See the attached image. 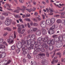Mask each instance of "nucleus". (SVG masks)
Segmentation results:
<instances>
[{
  "label": "nucleus",
  "mask_w": 65,
  "mask_h": 65,
  "mask_svg": "<svg viewBox=\"0 0 65 65\" xmlns=\"http://www.w3.org/2000/svg\"><path fill=\"white\" fill-rule=\"evenodd\" d=\"M42 63L43 65H47V64H48V62L46 61L45 59H43L41 62Z\"/></svg>",
  "instance_id": "nucleus-9"
},
{
  "label": "nucleus",
  "mask_w": 65,
  "mask_h": 65,
  "mask_svg": "<svg viewBox=\"0 0 65 65\" xmlns=\"http://www.w3.org/2000/svg\"><path fill=\"white\" fill-rule=\"evenodd\" d=\"M3 44H5L6 45V46H7V43L5 42H4L3 43Z\"/></svg>",
  "instance_id": "nucleus-59"
},
{
  "label": "nucleus",
  "mask_w": 65,
  "mask_h": 65,
  "mask_svg": "<svg viewBox=\"0 0 65 65\" xmlns=\"http://www.w3.org/2000/svg\"><path fill=\"white\" fill-rule=\"evenodd\" d=\"M59 13L61 15H64V12H60Z\"/></svg>",
  "instance_id": "nucleus-52"
},
{
  "label": "nucleus",
  "mask_w": 65,
  "mask_h": 65,
  "mask_svg": "<svg viewBox=\"0 0 65 65\" xmlns=\"http://www.w3.org/2000/svg\"><path fill=\"white\" fill-rule=\"evenodd\" d=\"M27 41L28 42V45H30V44L33 43H32V42H31V40H27Z\"/></svg>",
  "instance_id": "nucleus-31"
},
{
  "label": "nucleus",
  "mask_w": 65,
  "mask_h": 65,
  "mask_svg": "<svg viewBox=\"0 0 65 65\" xmlns=\"http://www.w3.org/2000/svg\"><path fill=\"white\" fill-rule=\"evenodd\" d=\"M35 37H36V36L35 35H32L31 37V40H32V41L36 40V39L35 38Z\"/></svg>",
  "instance_id": "nucleus-10"
},
{
  "label": "nucleus",
  "mask_w": 65,
  "mask_h": 65,
  "mask_svg": "<svg viewBox=\"0 0 65 65\" xmlns=\"http://www.w3.org/2000/svg\"><path fill=\"white\" fill-rule=\"evenodd\" d=\"M26 46L25 45V44H23L22 45V48L25 47Z\"/></svg>",
  "instance_id": "nucleus-54"
},
{
  "label": "nucleus",
  "mask_w": 65,
  "mask_h": 65,
  "mask_svg": "<svg viewBox=\"0 0 65 65\" xmlns=\"http://www.w3.org/2000/svg\"><path fill=\"white\" fill-rule=\"evenodd\" d=\"M48 38L47 37H46L45 38H42V40L43 42H44V43L42 45V47L44 48L45 47L46 49L48 48V46L46 44L48 43L47 41L48 40Z\"/></svg>",
  "instance_id": "nucleus-1"
},
{
  "label": "nucleus",
  "mask_w": 65,
  "mask_h": 65,
  "mask_svg": "<svg viewBox=\"0 0 65 65\" xmlns=\"http://www.w3.org/2000/svg\"><path fill=\"white\" fill-rule=\"evenodd\" d=\"M65 7H63L62 8V9L59 10L60 11H63L64 10Z\"/></svg>",
  "instance_id": "nucleus-56"
},
{
  "label": "nucleus",
  "mask_w": 65,
  "mask_h": 65,
  "mask_svg": "<svg viewBox=\"0 0 65 65\" xmlns=\"http://www.w3.org/2000/svg\"><path fill=\"white\" fill-rule=\"evenodd\" d=\"M25 44H28V40H26L25 42Z\"/></svg>",
  "instance_id": "nucleus-62"
},
{
  "label": "nucleus",
  "mask_w": 65,
  "mask_h": 65,
  "mask_svg": "<svg viewBox=\"0 0 65 65\" xmlns=\"http://www.w3.org/2000/svg\"><path fill=\"white\" fill-rule=\"evenodd\" d=\"M11 20L10 19H7L6 20L5 22V24L6 26H9L11 23Z\"/></svg>",
  "instance_id": "nucleus-4"
},
{
  "label": "nucleus",
  "mask_w": 65,
  "mask_h": 65,
  "mask_svg": "<svg viewBox=\"0 0 65 65\" xmlns=\"http://www.w3.org/2000/svg\"><path fill=\"white\" fill-rule=\"evenodd\" d=\"M56 47H57V48H59L60 47H61L62 46V44H60V42H56Z\"/></svg>",
  "instance_id": "nucleus-8"
},
{
  "label": "nucleus",
  "mask_w": 65,
  "mask_h": 65,
  "mask_svg": "<svg viewBox=\"0 0 65 65\" xmlns=\"http://www.w3.org/2000/svg\"><path fill=\"white\" fill-rule=\"evenodd\" d=\"M7 41L9 44H13L14 43V38H13L12 36H10L9 37V38L8 39Z\"/></svg>",
  "instance_id": "nucleus-3"
},
{
  "label": "nucleus",
  "mask_w": 65,
  "mask_h": 65,
  "mask_svg": "<svg viewBox=\"0 0 65 65\" xmlns=\"http://www.w3.org/2000/svg\"><path fill=\"white\" fill-rule=\"evenodd\" d=\"M41 48H37V47H35L34 48V50L35 51H38V52H40L41 51Z\"/></svg>",
  "instance_id": "nucleus-21"
},
{
  "label": "nucleus",
  "mask_w": 65,
  "mask_h": 65,
  "mask_svg": "<svg viewBox=\"0 0 65 65\" xmlns=\"http://www.w3.org/2000/svg\"><path fill=\"white\" fill-rule=\"evenodd\" d=\"M3 41V39H0V42L2 43Z\"/></svg>",
  "instance_id": "nucleus-55"
},
{
  "label": "nucleus",
  "mask_w": 65,
  "mask_h": 65,
  "mask_svg": "<svg viewBox=\"0 0 65 65\" xmlns=\"http://www.w3.org/2000/svg\"><path fill=\"white\" fill-rule=\"evenodd\" d=\"M55 25H54L49 29L48 31V33L50 35L54 34V30H55Z\"/></svg>",
  "instance_id": "nucleus-2"
},
{
  "label": "nucleus",
  "mask_w": 65,
  "mask_h": 65,
  "mask_svg": "<svg viewBox=\"0 0 65 65\" xmlns=\"http://www.w3.org/2000/svg\"><path fill=\"white\" fill-rule=\"evenodd\" d=\"M51 41L52 43V45H54L55 43H56L57 42V41H56V40H54V39H52Z\"/></svg>",
  "instance_id": "nucleus-15"
},
{
  "label": "nucleus",
  "mask_w": 65,
  "mask_h": 65,
  "mask_svg": "<svg viewBox=\"0 0 65 65\" xmlns=\"http://www.w3.org/2000/svg\"><path fill=\"white\" fill-rule=\"evenodd\" d=\"M53 48H54V47L53 46L51 45L49 46V49L50 50L52 51V50H53Z\"/></svg>",
  "instance_id": "nucleus-26"
},
{
  "label": "nucleus",
  "mask_w": 65,
  "mask_h": 65,
  "mask_svg": "<svg viewBox=\"0 0 65 65\" xmlns=\"http://www.w3.org/2000/svg\"><path fill=\"white\" fill-rule=\"evenodd\" d=\"M22 44H25V41L23 40H22Z\"/></svg>",
  "instance_id": "nucleus-47"
},
{
  "label": "nucleus",
  "mask_w": 65,
  "mask_h": 65,
  "mask_svg": "<svg viewBox=\"0 0 65 65\" xmlns=\"http://www.w3.org/2000/svg\"><path fill=\"white\" fill-rule=\"evenodd\" d=\"M37 53V52H36V51H34L33 53V54H34V55H35Z\"/></svg>",
  "instance_id": "nucleus-64"
},
{
  "label": "nucleus",
  "mask_w": 65,
  "mask_h": 65,
  "mask_svg": "<svg viewBox=\"0 0 65 65\" xmlns=\"http://www.w3.org/2000/svg\"><path fill=\"white\" fill-rule=\"evenodd\" d=\"M38 55L40 56H45V55L44 53H41L40 54H39Z\"/></svg>",
  "instance_id": "nucleus-32"
},
{
  "label": "nucleus",
  "mask_w": 65,
  "mask_h": 65,
  "mask_svg": "<svg viewBox=\"0 0 65 65\" xmlns=\"http://www.w3.org/2000/svg\"><path fill=\"white\" fill-rule=\"evenodd\" d=\"M33 26H38V24L35 23L33 24Z\"/></svg>",
  "instance_id": "nucleus-50"
},
{
  "label": "nucleus",
  "mask_w": 65,
  "mask_h": 65,
  "mask_svg": "<svg viewBox=\"0 0 65 65\" xmlns=\"http://www.w3.org/2000/svg\"><path fill=\"white\" fill-rule=\"evenodd\" d=\"M63 40V37L62 36H60L59 37L57 38V40H56V42H58L59 41L62 42Z\"/></svg>",
  "instance_id": "nucleus-6"
},
{
  "label": "nucleus",
  "mask_w": 65,
  "mask_h": 65,
  "mask_svg": "<svg viewBox=\"0 0 65 65\" xmlns=\"http://www.w3.org/2000/svg\"><path fill=\"white\" fill-rule=\"evenodd\" d=\"M48 9L50 10L51 15H53V12L54 11V10L53 8H49Z\"/></svg>",
  "instance_id": "nucleus-12"
},
{
  "label": "nucleus",
  "mask_w": 65,
  "mask_h": 65,
  "mask_svg": "<svg viewBox=\"0 0 65 65\" xmlns=\"http://www.w3.org/2000/svg\"><path fill=\"white\" fill-rule=\"evenodd\" d=\"M43 48H42L41 50V52H45V49H44V48H45L46 50H47V49H46V48L45 47H42Z\"/></svg>",
  "instance_id": "nucleus-36"
},
{
  "label": "nucleus",
  "mask_w": 65,
  "mask_h": 65,
  "mask_svg": "<svg viewBox=\"0 0 65 65\" xmlns=\"http://www.w3.org/2000/svg\"><path fill=\"white\" fill-rule=\"evenodd\" d=\"M25 31H26V29H23L21 32V34H23V33H24V32H25Z\"/></svg>",
  "instance_id": "nucleus-48"
},
{
  "label": "nucleus",
  "mask_w": 65,
  "mask_h": 65,
  "mask_svg": "<svg viewBox=\"0 0 65 65\" xmlns=\"http://www.w3.org/2000/svg\"><path fill=\"white\" fill-rule=\"evenodd\" d=\"M3 15H6V16H7L8 15V13H6V12L3 13H2Z\"/></svg>",
  "instance_id": "nucleus-41"
},
{
  "label": "nucleus",
  "mask_w": 65,
  "mask_h": 65,
  "mask_svg": "<svg viewBox=\"0 0 65 65\" xmlns=\"http://www.w3.org/2000/svg\"><path fill=\"white\" fill-rule=\"evenodd\" d=\"M19 1L20 2H21V3H23L24 2V1L23 0H20Z\"/></svg>",
  "instance_id": "nucleus-58"
},
{
  "label": "nucleus",
  "mask_w": 65,
  "mask_h": 65,
  "mask_svg": "<svg viewBox=\"0 0 65 65\" xmlns=\"http://www.w3.org/2000/svg\"><path fill=\"white\" fill-rule=\"evenodd\" d=\"M30 16V14L29 13L26 14V17H29Z\"/></svg>",
  "instance_id": "nucleus-53"
},
{
  "label": "nucleus",
  "mask_w": 65,
  "mask_h": 65,
  "mask_svg": "<svg viewBox=\"0 0 65 65\" xmlns=\"http://www.w3.org/2000/svg\"><path fill=\"white\" fill-rule=\"evenodd\" d=\"M36 18L38 21H40V20H41V18H39L38 17H37Z\"/></svg>",
  "instance_id": "nucleus-63"
},
{
  "label": "nucleus",
  "mask_w": 65,
  "mask_h": 65,
  "mask_svg": "<svg viewBox=\"0 0 65 65\" xmlns=\"http://www.w3.org/2000/svg\"><path fill=\"white\" fill-rule=\"evenodd\" d=\"M14 16L16 18H18L19 19L21 18V16L17 14L16 15H14Z\"/></svg>",
  "instance_id": "nucleus-28"
},
{
  "label": "nucleus",
  "mask_w": 65,
  "mask_h": 65,
  "mask_svg": "<svg viewBox=\"0 0 65 65\" xmlns=\"http://www.w3.org/2000/svg\"><path fill=\"white\" fill-rule=\"evenodd\" d=\"M27 25L28 28H31V26L30 25L29 23H27Z\"/></svg>",
  "instance_id": "nucleus-44"
},
{
  "label": "nucleus",
  "mask_w": 65,
  "mask_h": 65,
  "mask_svg": "<svg viewBox=\"0 0 65 65\" xmlns=\"http://www.w3.org/2000/svg\"><path fill=\"white\" fill-rule=\"evenodd\" d=\"M22 29V27H19L18 28V33H20L21 32V29Z\"/></svg>",
  "instance_id": "nucleus-24"
},
{
  "label": "nucleus",
  "mask_w": 65,
  "mask_h": 65,
  "mask_svg": "<svg viewBox=\"0 0 65 65\" xmlns=\"http://www.w3.org/2000/svg\"><path fill=\"white\" fill-rule=\"evenodd\" d=\"M54 4L56 6V7H58L59 8H61V7L59 6L58 5H56L55 3H54Z\"/></svg>",
  "instance_id": "nucleus-46"
},
{
  "label": "nucleus",
  "mask_w": 65,
  "mask_h": 65,
  "mask_svg": "<svg viewBox=\"0 0 65 65\" xmlns=\"http://www.w3.org/2000/svg\"><path fill=\"white\" fill-rule=\"evenodd\" d=\"M32 8H31L30 9H26V10L27 11H28L29 12H31V11H32Z\"/></svg>",
  "instance_id": "nucleus-37"
},
{
  "label": "nucleus",
  "mask_w": 65,
  "mask_h": 65,
  "mask_svg": "<svg viewBox=\"0 0 65 65\" xmlns=\"http://www.w3.org/2000/svg\"><path fill=\"white\" fill-rule=\"evenodd\" d=\"M50 21L52 24H54L55 22V18H52L50 20Z\"/></svg>",
  "instance_id": "nucleus-17"
},
{
  "label": "nucleus",
  "mask_w": 65,
  "mask_h": 65,
  "mask_svg": "<svg viewBox=\"0 0 65 65\" xmlns=\"http://www.w3.org/2000/svg\"><path fill=\"white\" fill-rule=\"evenodd\" d=\"M20 49H18L17 50H16V52L17 54H18L20 52Z\"/></svg>",
  "instance_id": "nucleus-34"
},
{
  "label": "nucleus",
  "mask_w": 65,
  "mask_h": 65,
  "mask_svg": "<svg viewBox=\"0 0 65 65\" xmlns=\"http://www.w3.org/2000/svg\"><path fill=\"white\" fill-rule=\"evenodd\" d=\"M62 23H64V25L65 26V21L64 20H62Z\"/></svg>",
  "instance_id": "nucleus-60"
},
{
  "label": "nucleus",
  "mask_w": 65,
  "mask_h": 65,
  "mask_svg": "<svg viewBox=\"0 0 65 65\" xmlns=\"http://www.w3.org/2000/svg\"><path fill=\"white\" fill-rule=\"evenodd\" d=\"M20 11L19 10L17 9L14 11V12H15L16 13H19Z\"/></svg>",
  "instance_id": "nucleus-43"
},
{
  "label": "nucleus",
  "mask_w": 65,
  "mask_h": 65,
  "mask_svg": "<svg viewBox=\"0 0 65 65\" xmlns=\"http://www.w3.org/2000/svg\"><path fill=\"white\" fill-rule=\"evenodd\" d=\"M41 30L42 32V34H43V35H45V34H47L46 30L45 29L42 28L41 29Z\"/></svg>",
  "instance_id": "nucleus-11"
},
{
  "label": "nucleus",
  "mask_w": 65,
  "mask_h": 65,
  "mask_svg": "<svg viewBox=\"0 0 65 65\" xmlns=\"http://www.w3.org/2000/svg\"><path fill=\"white\" fill-rule=\"evenodd\" d=\"M42 39L41 38H39L38 39V41L39 42H40L41 41H42Z\"/></svg>",
  "instance_id": "nucleus-42"
},
{
  "label": "nucleus",
  "mask_w": 65,
  "mask_h": 65,
  "mask_svg": "<svg viewBox=\"0 0 65 65\" xmlns=\"http://www.w3.org/2000/svg\"><path fill=\"white\" fill-rule=\"evenodd\" d=\"M6 47L4 45H3L2 44H0V48H2V49L3 48H5Z\"/></svg>",
  "instance_id": "nucleus-19"
},
{
  "label": "nucleus",
  "mask_w": 65,
  "mask_h": 65,
  "mask_svg": "<svg viewBox=\"0 0 65 65\" xmlns=\"http://www.w3.org/2000/svg\"><path fill=\"white\" fill-rule=\"evenodd\" d=\"M14 38L15 39L16 38V37H17V36L16 35H17V34H16V33H15V32H14Z\"/></svg>",
  "instance_id": "nucleus-45"
},
{
  "label": "nucleus",
  "mask_w": 65,
  "mask_h": 65,
  "mask_svg": "<svg viewBox=\"0 0 65 65\" xmlns=\"http://www.w3.org/2000/svg\"><path fill=\"white\" fill-rule=\"evenodd\" d=\"M27 58L29 59H31V56L29 54H28V55H27Z\"/></svg>",
  "instance_id": "nucleus-39"
},
{
  "label": "nucleus",
  "mask_w": 65,
  "mask_h": 65,
  "mask_svg": "<svg viewBox=\"0 0 65 65\" xmlns=\"http://www.w3.org/2000/svg\"><path fill=\"white\" fill-rule=\"evenodd\" d=\"M31 43H32V44H34L35 45H37L38 44V43L37 42H35V41H33Z\"/></svg>",
  "instance_id": "nucleus-30"
},
{
  "label": "nucleus",
  "mask_w": 65,
  "mask_h": 65,
  "mask_svg": "<svg viewBox=\"0 0 65 65\" xmlns=\"http://www.w3.org/2000/svg\"><path fill=\"white\" fill-rule=\"evenodd\" d=\"M57 36L58 35H56L53 36L52 37L55 40H57V38H58Z\"/></svg>",
  "instance_id": "nucleus-16"
},
{
  "label": "nucleus",
  "mask_w": 65,
  "mask_h": 65,
  "mask_svg": "<svg viewBox=\"0 0 65 65\" xmlns=\"http://www.w3.org/2000/svg\"><path fill=\"white\" fill-rule=\"evenodd\" d=\"M37 30V28H33V31L34 32H35Z\"/></svg>",
  "instance_id": "nucleus-33"
},
{
  "label": "nucleus",
  "mask_w": 65,
  "mask_h": 65,
  "mask_svg": "<svg viewBox=\"0 0 65 65\" xmlns=\"http://www.w3.org/2000/svg\"><path fill=\"white\" fill-rule=\"evenodd\" d=\"M34 15H35L36 16H37V15H38V13H37V12H35L34 13Z\"/></svg>",
  "instance_id": "nucleus-57"
},
{
  "label": "nucleus",
  "mask_w": 65,
  "mask_h": 65,
  "mask_svg": "<svg viewBox=\"0 0 65 65\" xmlns=\"http://www.w3.org/2000/svg\"><path fill=\"white\" fill-rule=\"evenodd\" d=\"M54 60L55 59H53V61H52V63L53 64H54L55 63L54 61H55V62H56V63L58 62V59L55 60Z\"/></svg>",
  "instance_id": "nucleus-27"
},
{
  "label": "nucleus",
  "mask_w": 65,
  "mask_h": 65,
  "mask_svg": "<svg viewBox=\"0 0 65 65\" xmlns=\"http://www.w3.org/2000/svg\"><path fill=\"white\" fill-rule=\"evenodd\" d=\"M57 55H59V58H61V53H57Z\"/></svg>",
  "instance_id": "nucleus-49"
},
{
  "label": "nucleus",
  "mask_w": 65,
  "mask_h": 65,
  "mask_svg": "<svg viewBox=\"0 0 65 65\" xmlns=\"http://www.w3.org/2000/svg\"><path fill=\"white\" fill-rule=\"evenodd\" d=\"M6 6L7 7V9L8 10H11V11H12V9H10V6H9V5L8 4H6Z\"/></svg>",
  "instance_id": "nucleus-14"
},
{
  "label": "nucleus",
  "mask_w": 65,
  "mask_h": 65,
  "mask_svg": "<svg viewBox=\"0 0 65 65\" xmlns=\"http://www.w3.org/2000/svg\"><path fill=\"white\" fill-rule=\"evenodd\" d=\"M6 61H5V62H4V64L5 65H7L8 64H9L10 62H11V60H9L8 61V62H7V61H6Z\"/></svg>",
  "instance_id": "nucleus-23"
},
{
  "label": "nucleus",
  "mask_w": 65,
  "mask_h": 65,
  "mask_svg": "<svg viewBox=\"0 0 65 65\" xmlns=\"http://www.w3.org/2000/svg\"><path fill=\"white\" fill-rule=\"evenodd\" d=\"M11 48L13 50H14L15 48V47L14 45H13L12 46Z\"/></svg>",
  "instance_id": "nucleus-51"
},
{
  "label": "nucleus",
  "mask_w": 65,
  "mask_h": 65,
  "mask_svg": "<svg viewBox=\"0 0 65 65\" xmlns=\"http://www.w3.org/2000/svg\"><path fill=\"white\" fill-rule=\"evenodd\" d=\"M41 33V31L40 30H39L37 31L36 33V34L37 35H40Z\"/></svg>",
  "instance_id": "nucleus-20"
},
{
  "label": "nucleus",
  "mask_w": 65,
  "mask_h": 65,
  "mask_svg": "<svg viewBox=\"0 0 65 65\" xmlns=\"http://www.w3.org/2000/svg\"><path fill=\"white\" fill-rule=\"evenodd\" d=\"M31 65H36V62H33V61H31Z\"/></svg>",
  "instance_id": "nucleus-29"
},
{
  "label": "nucleus",
  "mask_w": 65,
  "mask_h": 65,
  "mask_svg": "<svg viewBox=\"0 0 65 65\" xmlns=\"http://www.w3.org/2000/svg\"><path fill=\"white\" fill-rule=\"evenodd\" d=\"M46 23L47 25H49L51 23V21L50 20L47 19L46 20Z\"/></svg>",
  "instance_id": "nucleus-22"
},
{
  "label": "nucleus",
  "mask_w": 65,
  "mask_h": 65,
  "mask_svg": "<svg viewBox=\"0 0 65 65\" xmlns=\"http://www.w3.org/2000/svg\"><path fill=\"white\" fill-rule=\"evenodd\" d=\"M17 8L18 9L17 10H21V8L19 7H17Z\"/></svg>",
  "instance_id": "nucleus-61"
},
{
  "label": "nucleus",
  "mask_w": 65,
  "mask_h": 65,
  "mask_svg": "<svg viewBox=\"0 0 65 65\" xmlns=\"http://www.w3.org/2000/svg\"><path fill=\"white\" fill-rule=\"evenodd\" d=\"M40 26L42 28H45L47 26L45 22L43 21H42L40 23Z\"/></svg>",
  "instance_id": "nucleus-5"
},
{
  "label": "nucleus",
  "mask_w": 65,
  "mask_h": 65,
  "mask_svg": "<svg viewBox=\"0 0 65 65\" xmlns=\"http://www.w3.org/2000/svg\"><path fill=\"white\" fill-rule=\"evenodd\" d=\"M7 31H11V29L9 27H7Z\"/></svg>",
  "instance_id": "nucleus-38"
},
{
  "label": "nucleus",
  "mask_w": 65,
  "mask_h": 65,
  "mask_svg": "<svg viewBox=\"0 0 65 65\" xmlns=\"http://www.w3.org/2000/svg\"><path fill=\"white\" fill-rule=\"evenodd\" d=\"M61 20L60 19H58L57 21V23H61Z\"/></svg>",
  "instance_id": "nucleus-35"
},
{
  "label": "nucleus",
  "mask_w": 65,
  "mask_h": 65,
  "mask_svg": "<svg viewBox=\"0 0 65 65\" xmlns=\"http://www.w3.org/2000/svg\"><path fill=\"white\" fill-rule=\"evenodd\" d=\"M22 8H21V11H22L23 12H25V9L26 8V7L24 6H22Z\"/></svg>",
  "instance_id": "nucleus-13"
},
{
  "label": "nucleus",
  "mask_w": 65,
  "mask_h": 65,
  "mask_svg": "<svg viewBox=\"0 0 65 65\" xmlns=\"http://www.w3.org/2000/svg\"><path fill=\"white\" fill-rule=\"evenodd\" d=\"M6 54L5 53H3L1 54L2 58H4L6 56Z\"/></svg>",
  "instance_id": "nucleus-18"
},
{
  "label": "nucleus",
  "mask_w": 65,
  "mask_h": 65,
  "mask_svg": "<svg viewBox=\"0 0 65 65\" xmlns=\"http://www.w3.org/2000/svg\"><path fill=\"white\" fill-rule=\"evenodd\" d=\"M61 61L62 62H65V58H64L63 59V58H61Z\"/></svg>",
  "instance_id": "nucleus-40"
},
{
  "label": "nucleus",
  "mask_w": 65,
  "mask_h": 65,
  "mask_svg": "<svg viewBox=\"0 0 65 65\" xmlns=\"http://www.w3.org/2000/svg\"><path fill=\"white\" fill-rule=\"evenodd\" d=\"M22 43L20 42H18V45L20 46V47L21 48L22 47Z\"/></svg>",
  "instance_id": "nucleus-25"
},
{
  "label": "nucleus",
  "mask_w": 65,
  "mask_h": 65,
  "mask_svg": "<svg viewBox=\"0 0 65 65\" xmlns=\"http://www.w3.org/2000/svg\"><path fill=\"white\" fill-rule=\"evenodd\" d=\"M27 47L29 50H33V48H34V45L33 44H31V45H27Z\"/></svg>",
  "instance_id": "nucleus-7"
}]
</instances>
